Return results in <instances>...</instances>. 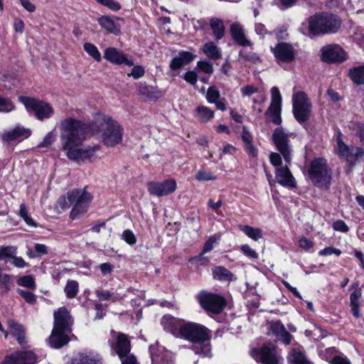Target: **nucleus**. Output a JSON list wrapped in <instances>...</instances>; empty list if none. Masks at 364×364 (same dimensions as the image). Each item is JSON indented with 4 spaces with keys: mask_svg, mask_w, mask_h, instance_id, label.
I'll list each match as a JSON object with an SVG mask.
<instances>
[{
    "mask_svg": "<svg viewBox=\"0 0 364 364\" xmlns=\"http://www.w3.org/2000/svg\"><path fill=\"white\" fill-rule=\"evenodd\" d=\"M89 131L92 134H100L102 141L107 146L113 147L122 141L123 128L111 117L97 114L95 121L89 124L68 117L60 121V139L62 150L66 152L70 160L80 162L91 161L95 157L100 146L80 147Z\"/></svg>",
    "mask_w": 364,
    "mask_h": 364,
    "instance_id": "1",
    "label": "nucleus"
},
{
    "mask_svg": "<svg viewBox=\"0 0 364 364\" xmlns=\"http://www.w3.org/2000/svg\"><path fill=\"white\" fill-rule=\"evenodd\" d=\"M92 199V195L85 189H74L60 196L58 199L57 206L63 210L73 206L70 217L75 220L87 211Z\"/></svg>",
    "mask_w": 364,
    "mask_h": 364,
    "instance_id": "2",
    "label": "nucleus"
},
{
    "mask_svg": "<svg viewBox=\"0 0 364 364\" xmlns=\"http://www.w3.org/2000/svg\"><path fill=\"white\" fill-rule=\"evenodd\" d=\"M108 345L112 355H117L122 360V364H139L136 357L131 352V341L128 335L116 331H110V338L108 340Z\"/></svg>",
    "mask_w": 364,
    "mask_h": 364,
    "instance_id": "3",
    "label": "nucleus"
},
{
    "mask_svg": "<svg viewBox=\"0 0 364 364\" xmlns=\"http://www.w3.org/2000/svg\"><path fill=\"white\" fill-rule=\"evenodd\" d=\"M272 141L280 154L272 152L269 155L270 163L274 166H279L282 164V155L285 162L290 164L292 159L293 149L290 144L289 134L286 133L282 127H277L272 134Z\"/></svg>",
    "mask_w": 364,
    "mask_h": 364,
    "instance_id": "4",
    "label": "nucleus"
},
{
    "mask_svg": "<svg viewBox=\"0 0 364 364\" xmlns=\"http://www.w3.org/2000/svg\"><path fill=\"white\" fill-rule=\"evenodd\" d=\"M309 31L314 35L336 33L341 26L339 18L328 13L316 14L308 21Z\"/></svg>",
    "mask_w": 364,
    "mask_h": 364,
    "instance_id": "5",
    "label": "nucleus"
},
{
    "mask_svg": "<svg viewBox=\"0 0 364 364\" xmlns=\"http://www.w3.org/2000/svg\"><path fill=\"white\" fill-rule=\"evenodd\" d=\"M308 174L311 182L318 188H328L331 183V171L323 158H315L311 161Z\"/></svg>",
    "mask_w": 364,
    "mask_h": 364,
    "instance_id": "6",
    "label": "nucleus"
},
{
    "mask_svg": "<svg viewBox=\"0 0 364 364\" xmlns=\"http://www.w3.org/2000/svg\"><path fill=\"white\" fill-rule=\"evenodd\" d=\"M18 99L28 112L33 114L40 121L48 119L54 114V108L47 102L24 96H20Z\"/></svg>",
    "mask_w": 364,
    "mask_h": 364,
    "instance_id": "7",
    "label": "nucleus"
},
{
    "mask_svg": "<svg viewBox=\"0 0 364 364\" xmlns=\"http://www.w3.org/2000/svg\"><path fill=\"white\" fill-rule=\"evenodd\" d=\"M196 297L200 306L210 314H219L226 306L225 299L217 294L201 291Z\"/></svg>",
    "mask_w": 364,
    "mask_h": 364,
    "instance_id": "8",
    "label": "nucleus"
},
{
    "mask_svg": "<svg viewBox=\"0 0 364 364\" xmlns=\"http://www.w3.org/2000/svg\"><path fill=\"white\" fill-rule=\"evenodd\" d=\"M293 114L299 124L307 122L311 112V104L304 92H298L293 95Z\"/></svg>",
    "mask_w": 364,
    "mask_h": 364,
    "instance_id": "9",
    "label": "nucleus"
},
{
    "mask_svg": "<svg viewBox=\"0 0 364 364\" xmlns=\"http://www.w3.org/2000/svg\"><path fill=\"white\" fill-rule=\"evenodd\" d=\"M208 331L209 330L201 324L185 321L179 338H183L195 343L200 341H208L210 338Z\"/></svg>",
    "mask_w": 364,
    "mask_h": 364,
    "instance_id": "10",
    "label": "nucleus"
},
{
    "mask_svg": "<svg viewBox=\"0 0 364 364\" xmlns=\"http://www.w3.org/2000/svg\"><path fill=\"white\" fill-rule=\"evenodd\" d=\"M252 355L262 364H281L282 360L277 347L272 343H265L259 349H254Z\"/></svg>",
    "mask_w": 364,
    "mask_h": 364,
    "instance_id": "11",
    "label": "nucleus"
},
{
    "mask_svg": "<svg viewBox=\"0 0 364 364\" xmlns=\"http://www.w3.org/2000/svg\"><path fill=\"white\" fill-rule=\"evenodd\" d=\"M271 51L278 64L289 63L295 59V49L291 44L286 42H280L274 47H271Z\"/></svg>",
    "mask_w": 364,
    "mask_h": 364,
    "instance_id": "12",
    "label": "nucleus"
},
{
    "mask_svg": "<svg viewBox=\"0 0 364 364\" xmlns=\"http://www.w3.org/2000/svg\"><path fill=\"white\" fill-rule=\"evenodd\" d=\"M321 60L325 63H342L347 58L345 50L338 44H329L321 50Z\"/></svg>",
    "mask_w": 364,
    "mask_h": 364,
    "instance_id": "13",
    "label": "nucleus"
},
{
    "mask_svg": "<svg viewBox=\"0 0 364 364\" xmlns=\"http://www.w3.org/2000/svg\"><path fill=\"white\" fill-rule=\"evenodd\" d=\"M147 189L151 195L164 196L176 191V183L171 179L165 180L163 182L150 181L147 183Z\"/></svg>",
    "mask_w": 364,
    "mask_h": 364,
    "instance_id": "14",
    "label": "nucleus"
},
{
    "mask_svg": "<svg viewBox=\"0 0 364 364\" xmlns=\"http://www.w3.org/2000/svg\"><path fill=\"white\" fill-rule=\"evenodd\" d=\"M36 360V355L32 351H17L5 356L0 364H35Z\"/></svg>",
    "mask_w": 364,
    "mask_h": 364,
    "instance_id": "15",
    "label": "nucleus"
},
{
    "mask_svg": "<svg viewBox=\"0 0 364 364\" xmlns=\"http://www.w3.org/2000/svg\"><path fill=\"white\" fill-rule=\"evenodd\" d=\"M53 328L58 331L70 332V326L73 324V319L70 312L65 307H60L54 312Z\"/></svg>",
    "mask_w": 364,
    "mask_h": 364,
    "instance_id": "16",
    "label": "nucleus"
},
{
    "mask_svg": "<svg viewBox=\"0 0 364 364\" xmlns=\"http://www.w3.org/2000/svg\"><path fill=\"white\" fill-rule=\"evenodd\" d=\"M149 351L152 364H174L172 353L164 347L151 346Z\"/></svg>",
    "mask_w": 364,
    "mask_h": 364,
    "instance_id": "17",
    "label": "nucleus"
},
{
    "mask_svg": "<svg viewBox=\"0 0 364 364\" xmlns=\"http://www.w3.org/2000/svg\"><path fill=\"white\" fill-rule=\"evenodd\" d=\"M184 322V320L173 317L169 314L164 315L161 320V324L164 331L171 333L177 338L180 337Z\"/></svg>",
    "mask_w": 364,
    "mask_h": 364,
    "instance_id": "18",
    "label": "nucleus"
},
{
    "mask_svg": "<svg viewBox=\"0 0 364 364\" xmlns=\"http://www.w3.org/2000/svg\"><path fill=\"white\" fill-rule=\"evenodd\" d=\"M104 58L115 65L124 64L127 66H132L134 62L128 59L122 51L114 47H109L104 51Z\"/></svg>",
    "mask_w": 364,
    "mask_h": 364,
    "instance_id": "19",
    "label": "nucleus"
},
{
    "mask_svg": "<svg viewBox=\"0 0 364 364\" xmlns=\"http://www.w3.org/2000/svg\"><path fill=\"white\" fill-rule=\"evenodd\" d=\"M275 178L277 182L284 186L295 187L296 186L294 178L288 167V164L277 168Z\"/></svg>",
    "mask_w": 364,
    "mask_h": 364,
    "instance_id": "20",
    "label": "nucleus"
},
{
    "mask_svg": "<svg viewBox=\"0 0 364 364\" xmlns=\"http://www.w3.org/2000/svg\"><path fill=\"white\" fill-rule=\"evenodd\" d=\"M68 333L69 332L63 330H55V328H53L52 333L48 339L50 346L54 348H60L68 343L70 338Z\"/></svg>",
    "mask_w": 364,
    "mask_h": 364,
    "instance_id": "21",
    "label": "nucleus"
},
{
    "mask_svg": "<svg viewBox=\"0 0 364 364\" xmlns=\"http://www.w3.org/2000/svg\"><path fill=\"white\" fill-rule=\"evenodd\" d=\"M230 34L233 40L239 46H251L252 43L247 40L242 26L238 23H234L230 26Z\"/></svg>",
    "mask_w": 364,
    "mask_h": 364,
    "instance_id": "22",
    "label": "nucleus"
},
{
    "mask_svg": "<svg viewBox=\"0 0 364 364\" xmlns=\"http://www.w3.org/2000/svg\"><path fill=\"white\" fill-rule=\"evenodd\" d=\"M8 326L11 330L12 336L16 338L19 345L22 347H26L27 341L26 340L24 327L14 320L11 319L9 320Z\"/></svg>",
    "mask_w": 364,
    "mask_h": 364,
    "instance_id": "23",
    "label": "nucleus"
},
{
    "mask_svg": "<svg viewBox=\"0 0 364 364\" xmlns=\"http://www.w3.org/2000/svg\"><path fill=\"white\" fill-rule=\"evenodd\" d=\"M31 135V131L23 127H16L14 129L4 133L2 139L5 141H11L20 137L27 138Z\"/></svg>",
    "mask_w": 364,
    "mask_h": 364,
    "instance_id": "24",
    "label": "nucleus"
},
{
    "mask_svg": "<svg viewBox=\"0 0 364 364\" xmlns=\"http://www.w3.org/2000/svg\"><path fill=\"white\" fill-rule=\"evenodd\" d=\"M348 77L355 85H364V65L350 68L348 70Z\"/></svg>",
    "mask_w": 364,
    "mask_h": 364,
    "instance_id": "25",
    "label": "nucleus"
},
{
    "mask_svg": "<svg viewBox=\"0 0 364 364\" xmlns=\"http://www.w3.org/2000/svg\"><path fill=\"white\" fill-rule=\"evenodd\" d=\"M97 22L101 27L105 28L108 33L117 35L119 33L120 30L114 23V21L108 16H102L97 18Z\"/></svg>",
    "mask_w": 364,
    "mask_h": 364,
    "instance_id": "26",
    "label": "nucleus"
},
{
    "mask_svg": "<svg viewBox=\"0 0 364 364\" xmlns=\"http://www.w3.org/2000/svg\"><path fill=\"white\" fill-rule=\"evenodd\" d=\"M210 26L213 31L215 39H222L225 34V26L223 21L217 18H212L210 21Z\"/></svg>",
    "mask_w": 364,
    "mask_h": 364,
    "instance_id": "27",
    "label": "nucleus"
},
{
    "mask_svg": "<svg viewBox=\"0 0 364 364\" xmlns=\"http://www.w3.org/2000/svg\"><path fill=\"white\" fill-rule=\"evenodd\" d=\"M196 343L197 344L193 347V350L196 354L203 358L212 357V349L209 341L197 342Z\"/></svg>",
    "mask_w": 364,
    "mask_h": 364,
    "instance_id": "28",
    "label": "nucleus"
},
{
    "mask_svg": "<svg viewBox=\"0 0 364 364\" xmlns=\"http://www.w3.org/2000/svg\"><path fill=\"white\" fill-rule=\"evenodd\" d=\"M196 117L203 123L208 122L214 117V112L205 106H198L196 108Z\"/></svg>",
    "mask_w": 364,
    "mask_h": 364,
    "instance_id": "29",
    "label": "nucleus"
},
{
    "mask_svg": "<svg viewBox=\"0 0 364 364\" xmlns=\"http://www.w3.org/2000/svg\"><path fill=\"white\" fill-rule=\"evenodd\" d=\"M213 276L215 279L220 281H231L233 274L223 266L215 267L213 269Z\"/></svg>",
    "mask_w": 364,
    "mask_h": 364,
    "instance_id": "30",
    "label": "nucleus"
},
{
    "mask_svg": "<svg viewBox=\"0 0 364 364\" xmlns=\"http://www.w3.org/2000/svg\"><path fill=\"white\" fill-rule=\"evenodd\" d=\"M289 364H312L306 357L305 354L297 349H293L289 358Z\"/></svg>",
    "mask_w": 364,
    "mask_h": 364,
    "instance_id": "31",
    "label": "nucleus"
},
{
    "mask_svg": "<svg viewBox=\"0 0 364 364\" xmlns=\"http://www.w3.org/2000/svg\"><path fill=\"white\" fill-rule=\"evenodd\" d=\"M203 52L212 60H218L222 57L220 49L213 42L206 43L203 46Z\"/></svg>",
    "mask_w": 364,
    "mask_h": 364,
    "instance_id": "32",
    "label": "nucleus"
},
{
    "mask_svg": "<svg viewBox=\"0 0 364 364\" xmlns=\"http://www.w3.org/2000/svg\"><path fill=\"white\" fill-rule=\"evenodd\" d=\"M240 230L255 241H257L262 237V230L259 228H255L250 225H241Z\"/></svg>",
    "mask_w": 364,
    "mask_h": 364,
    "instance_id": "33",
    "label": "nucleus"
},
{
    "mask_svg": "<svg viewBox=\"0 0 364 364\" xmlns=\"http://www.w3.org/2000/svg\"><path fill=\"white\" fill-rule=\"evenodd\" d=\"M79 291L78 282L75 280H68L64 288V291L68 299L75 298Z\"/></svg>",
    "mask_w": 364,
    "mask_h": 364,
    "instance_id": "34",
    "label": "nucleus"
},
{
    "mask_svg": "<svg viewBox=\"0 0 364 364\" xmlns=\"http://www.w3.org/2000/svg\"><path fill=\"white\" fill-rule=\"evenodd\" d=\"M83 48L86 53L92 58H94L97 62L101 61V54L97 48L94 44L90 43H85L83 45Z\"/></svg>",
    "mask_w": 364,
    "mask_h": 364,
    "instance_id": "35",
    "label": "nucleus"
},
{
    "mask_svg": "<svg viewBox=\"0 0 364 364\" xmlns=\"http://www.w3.org/2000/svg\"><path fill=\"white\" fill-rule=\"evenodd\" d=\"M16 255V247L14 246L0 247V261L14 257Z\"/></svg>",
    "mask_w": 364,
    "mask_h": 364,
    "instance_id": "36",
    "label": "nucleus"
},
{
    "mask_svg": "<svg viewBox=\"0 0 364 364\" xmlns=\"http://www.w3.org/2000/svg\"><path fill=\"white\" fill-rule=\"evenodd\" d=\"M282 107H269L266 114H269L272 117V122L277 125H279L282 123L281 117Z\"/></svg>",
    "mask_w": 364,
    "mask_h": 364,
    "instance_id": "37",
    "label": "nucleus"
},
{
    "mask_svg": "<svg viewBox=\"0 0 364 364\" xmlns=\"http://www.w3.org/2000/svg\"><path fill=\"white\" fill-rule=\"evenodd\" d=\"M269 107H282V96L277 87L271 89V105Z\"/></svg>",
    "mask_w": 364,
    "mask_h": 364,
    "instance_id": "38",
    "label": "nucleus"
},
{
    "mask_svg": "<svg viewBox=\"0 0 364 364\" xmlns=\"http://www.w3.org/2000/svg\"><path fill=\"white\" fill-rule=\"evenodd\" d=\"M220 98V93L216 86H210L208 87L206 93V100L209 103L213 104L217 100Z\"/></svg>",
    "mask_w": 364,
    "mask_h": 364,
    "instance_id": "39",
    "label": "nucleus"
},
{
    "mask_svg": "<svg viewBox=\"0 0 364 364\" xmlns=\"http://www.w3.org/2000/svg\"><path fill=\"white\" fill-rule=\"evenodd\" d=\"M17 284L19 286L29 289H36L35 280L31 275H26L20 277L17 281Z\"/></svg>",
    "mask_w": 364,
    "mask_h": 364,
    "instance_id": "40",
    "label": "nucleus"
},
{
    "mask_svg": "<svg viewBox=\"0 0 364 364\" xmlns=\"http://www.w3.org/2000/svg\"><path fill=\"white\" fill-rule=\"evenodd\" d=\"M11 279V275L3 274L0 270V288L3 289L2 293H6L10 290Z\"/></svg>",
    "mask_w": 364,
    "mask_h": 364,
    "instance_id": "41",
    "label": "nucleus"
},
{
    "mask_svg": "<svg viewBox=\"0 0 364 364\" xmlns=\"http://www.w3.org/2000/svg\"><path fill=\"white\" fill-rule=\"evenodd\" d=\"M239 55L243 59L250 61L254 64H257L262 61L260 57L256 53L245 52L243 50H240Z\"/></svg>",
    "mask_w": 364,
    "mask_h": 364,
    "instance_id": "42",
    "label": "nucleus"
},
{
    "mask_svg": "<svg viewBox=\"0 0 364 364\" xmlns=\"http://www.w3.org/2000/svg\"><path fill=\"white\" fill-rule=\"evenodd\" d=\"M15 109V106L11 100L0 96V112H9Z\"/></svg>",
    "mask_w": 364,
    "mask_h": 364,
    "instance_id": "43",
    "label": "nucleus"
},
{
    "mask_svg": "<svg viewBox=\"0 0 364 364\" xmlns=\"http://www.w3.org/2000/svg\"><path fill=\"white\" fill-rule=\"evenodd\" d=\"M56 135L55 134V129L48 132L43 138L41 142L38 145L39 148H48L55 141Z\"/></svg>",
    "mask_w": 364,
    "mask_h": 364,
    "instance_id": "44",
    "label": "nucleus"
},
{
    "mask_svg": "<svg viewBox=\"0 0 364 364\" xmlns=\"http://www.w3.org/2000/svg\"><path fill=\"white\" fill-rule=\"evenodd\" d=\"M196 179L199 181H214L216 177L210 171L199 170L196 175Z\"/></svg>",
    "mask_w": 364,
    "mask_h": 364,
    "instance_id": "45",
    "label": "nucleus"
},
{
    "mask_svg": "<svg viewBox=\"0 0 364 364\" xmlns=\"http://www.w3.org/2000/svg\"><path fill=\"white\" fill-rule=\"evenodd\" d=\"M364 156V151L362 148L358 146L350 147L349 154V158L353 157V161H350V164L353 165L357 161L360 159Z\"/></svg>",
    "mask_w": 364,
    "mask_h": 364,
    "instance_id": "46",
    "label": "nucleus"
},
{
    "mask_svg": "<svg viewBox=\"0 0 364 364\" xmlns=\"http://www.w3.org/2000/svg\"><path fill=\"white\" fill-rule=\"evenodd\" d=\"M18 293L27 303L34 304L36 302V296L31 291L18 289Z\"/></svg>",
    "mask_w": 364,
    "mask_h": 364,
    "instance_id": "47",
    "label": "nucleus"
},
{
    "mask_svg": "<svg viewBox=\"0 0 364 364\" xmlns=\"http://www.w3.org/2000/svg\"><path fill=\"white\" fill-rule=\"evenodd\" d=\"M97 3L108 7L112 11H117L121 9V5L119 2L114 0H95Z\"/></svg>",
    "mask_w": 364,
    "mask_h": 364,
    "instance_id": "48",
    "label": "nucleus"
},
{
    "mask_svg": "<svg viewBox=\"0 0 364 364\" xmlns=\"http://www.w3.org/2000/svg\"><path fill=\"white\" fill-rule=\"evenodd\" d=\"M122 238L129 245H134L136 242V237L130 230H125L122 235Z\"/></svg>",
    "mask_w": 364,
    "mask_h": 364,
    "instance_id": "49",
    "label": "nucleus"
},
{
    "mask_svg": "<svg viewBox=\"0 0 364 364\" xmlns=\"http://www.w3.org/2000/svg\"><path fill=\"white\" fill-rule=\"evenodd\" d=\"M95 294L100 301H107L111 299L113 301L117 300V298L114 296V293L109 291L96 290Z\"/></svg>",
    "mask_w": 364,
    "mask_h": 364,
    "instance_id": "50",
    "label": "nucleus"
},
{
    "mask_svg": "<svg viewBox=\"0 0 364 364\" xmlns=\"http://www.w3.org/2000/svg\"><path fill=\"white\" fill-rule=\"evenodd\" d=\"M270 329L272 333L278 338L286 330L281 321H276L271 324Z\"/></svg>",
    "mask_w": 364,
    "mask_h": 364,
    "instance_id": "51",
    "label": "nucleus"
},
{
    "mask_svg": "<svg viewBox=\"0 0 364 364\" xmlns=\"http://www.w3.org/2000/svg\"><path fill=\"white\" fill-rule=\"evenodd\" d=\"M200 70L207 74H212L213 73V64L207 60H200L197 63Z\"/></svg>",
    "mask_w": 364,
    "mask_h": 364,
    "instance_id": "52",
    "label": "nucleus"
},
{
    "mask_svg": "<svg viewBox=\"0 0 364 364\" xmlns=\"http://www.w3.org/2000/svg\"><path fill=\"white\" fill-rule=\"evenodd\" d=\"M338 147L341 155L346 156L349 161V154L350 148L348 147L341 139H338Z\"/></svg>",
    "mask_w": 364,
    "mask_h": 364,
    "instance_id": "53",
    "label": "nucleus"
},
{
    "mask_svg": "<svg viewBox=\"0 0 364 364\" xmlns=\"http://www.w3.org/2000/svg\"><path fill=\"white\" fill-rule=\"evenodd\" d=\"M178 55L180 56V58L184 65L189 64L195 58V55H193L192 53L188 52V51H184V50L180 51L178 53Z\"/></svg>",
    "mask_w": 364,
    "mask_h": 364,
    "instance_id": "54",
    "label": "nucleus"
},
{
    "mask_svg": "<svg viewBox=\"0 0 364 364\" xmlns=\"http://www.w3.org/2000/svg\"><path fill=\"white\" fill-rule=\"evenodd\" d=\"M139 91L141 95H146L149 98L154 97L152 87L141 83L139 86Z\"/></svg>",
    "mask_w": 364,
    "mask_h": 364,
    "instance_id": "55",
    "label": "nucleus"
},
{
    "mask_svg": "<svg viewBox=\"0 0 364 364\" xmlns=\"http://www.w3.org/2000/svg\"><path fill=\"white\" fill-rule=\"evenodd\" d=\"M240 250L245 255L250 258H258V254L254 250H252L248 245H242L240 247Z\"/></svg>",
    "mask_w": 364,
    "mask_h": 364,
    "instance_id": "56",
    "label": "nucleus"
},
{
    "mask_svg": "<svg viewBox=\"0 0 364 364\" xmlns=\"http://www.w3.org/2000/svg\"><path fill=\"white\" fill-rule=\"evenodd\" d=\"M332 227L335 231H339L341 232H347L349 230V228L348 227L346 223L341 220H338L335 221L333 223Z\"/></svg>",
    "mask_w": 364,
    "mask_h": 364,
    "instance_id": "57",
    "label": "nucleus"
},
{
    "mask_svg": "<svg viewBox=\"0 0 364 364\" xmlns=\"http://www.w3.org/2000/svg\"><path fill=\"white\" fill-rule=\"evenodd\" d=\"M333 254L339 256L341 254V251L333 247H327L318 252V255L321 256H328Z\"/></svg>",
    "mask_w": 364,
    "mask_h": 364,
    "instance_id": "58",
    "label": "nucleus"
},
{
    "mask_svg": "<svg viewBox=\"0 0 364 364\" xmlns=\"http://www.w3.org/2000/svg\"><path fill=\"white\" fill-rule=\"evenodd\" d=\"M184 80L192 85H196L198 81L197 74L192 70L186 72L184 75Z\"/></svg>",
    "mask_w": 364,
    "mask_h": 364,
    "instance_id": "59",
    "label": "nucleus"
},
{
    "mask_svg": "<svg viewBox=\"0 0 364 364\" xmlns=\"http://www.w3.org/2000/svg\"><path fill=\"white\" fill-rule=\"evenodd\" d=\"M241 138L244 144L252 142L253 141V136L252 133L247 129V127L245 126L242 127Z\"/></svg>",
    "mask_w": 364,
    "mask_h": 364,
    "instance_id": "60",
    "label": "nucleus"
},
{
    "mask_svg": "<svg viewBox=\"0 0 364 364\" xmlns=\"http://www.w3.org/2000/svg\"><path fill=\"white\" fill-rule=\"evenodd\" d=\"M244 149L249 156H250L252 157L257 156V149L253 145V141L244 144Z\"/></svg>",
    "mask_w": 364,
    "mask_h": 364,
    "instance_id": "61",
    "label": "nucleus"
},
{
    "mask_svg": "<svg viewBox=\"0 0 364 364\" xmlns=\"http://www.w3.org/2000/svg\"><path fill=\"white\" fill-rule=\"evenodd\" d=\"M144 73L145 71L143 67L140 65H136L132 68V73L131 74H129V75H132L134 79H139L144 76Z\"/></svg>",
    "mask_w": 364,
    "mask_h": 364,
    "instance_id": "62",
    "label": "nucleus"
},
{
    "mask_svg": "<svg viewBox=\"0 0 364 364\" xmlns=\"http://www.w3.org/2000/svg\"><path fill=\"white\" fill-rule=\"evenodd\" d=\"M299 244L300 247H301L306 250H310L314 246L313 242L304 236H302L300 237Z\"/></svg>",
    "mask_w": 364,
    "mask_h": 364,
    "instance_id": "63",
    "label": "nucleus"
},
{
    "mask_svg": "<svg viewBox=\"0 0 364 364\" xmlns=\"http://www.w3.org/2000/svg\"><path fill=\"white\" fill-rule=\"evenodd\" d=\"M75 364H102V363L93 358L90 356H84L82 357Z\"/></svg>",
    "mask_w": 364,
    "mask_h": 364,
    "instance_id": "64",
    "label": "nucleus"
}]
</instances>
